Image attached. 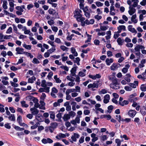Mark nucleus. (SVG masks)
Returning <instances> with one entry per match:
<instances>
[{"label": "nucleus", "instance_id": "1", "mask_svg": "<svg viewBox=\"0 0 146 146\" xmlns=\"http://www.w3.org/2000/svg\"><path fill=\"white\" fill-rule=\"evenodd\" d=\"M102 84V82L100 81H97L94 82L93 84H90L88 85V88H92V90L94 91L95 90L94 88H98Z\"/></svg>", "mask_w": 146, "mask_h": 146}, {"label": "nucleus", "instance_id": "2", "mask_svg": "<svg viewBox=\"0 0 146 146\" xmlns=\"http://www.w3.org/2000/svg\"><path fill=\"white\" fill-rule=\"evenodd\" d=\"M74 17L76 19V20L78 22H80V20L84 19V17H82V15L77 10H75L74 12Z\"/></svg>", "mask_w": 146, "mask_h": 146}, {"label": "nucleus", "instance_id": "3", "mask_svg": "<svg viewBox=\"0 0 146 146\" xmlns=\"http://www.w3.org/2000/svg\"><path fill=\"white\" fill-rule=\"evenodd\" d=\"M75 91L80 93V87L79 86H77L75 87V89H68L66 90V94H69L70 93H72Z\"/></svg>", "mask_w": 146, "mask_h": 146}, {"label": "nucleus", "instance_id": "4", "mask_svg": "<svg viewBox=\"0 0 146 146\" xmlns=\"http://www.w3.org/2000/svg\"><path fill=\"white\" fill-rule=\"evenodd\" d=\"M53 85V84L52 82H46V81L45 80H42L41 81V86L44 88L49 87H47V86H51Z\"/></svg>", "mask_w": 146, "mask_h": 146}, {"label": "nucleus", "instance_id": "5", "mask_svg": "<svg viewBox=\"0 0 146 146\" xmlns=\"http://www.w3.org/2000/svg\"><path fill=\"white\" fill-rule=\"evenodd\" d=\"M84 15L88 18L90 17V12L88 9L87 6L85 7V8L83 11Z\"/></svg>", "mask_w": 146, "mask_h": 146}, {"label": "nucleus", "instance_id": "6", "mask_svg": "<svg viewBox=\"0 0 146 146\" xmlns=\"http://www.w3.org/2000/svg\"><path fill=\"white\" fill-rule=\"evenodd\" d=\"M137 113L136 111L134 110H131L128 111L127 114L130 117L133 118Z\"/></svg>", "mask_w": 146, "mask_h": 146}, {"label": "nucleus", "instance_id": "7", "mask_svg": "<svg viewBox=\"0 0 146 146\" xmlns=\"http://www.w3.org/2000/svg\"><path fill=\"white\" fill-rule=\"evenodd\" d=\"M41 141L44 144H46L47 143H51L53 142V141L49 138L46 139L44 138Z\"/></svg>", "mask_w": 146, "mask_h": 146}, {"label": "nucleus", "instance_id": "8", "mask_svg": "<svg viewBox=\"0 0 146 146\" xmlns=\"http://www.w3.org/2000/svg\"><path fill=\"white\" fill-rule=\"evenodd\" d=\"M50 87L40 88L38 90V92H44L46 93H48L50 91Z\"/></svg>", "mask_w": 146, "mask_h": 146}, {"label": "nucleus", "instance_id": "9", "mask_svg": "<svg viewBox=\"0 0 146 146\" xmlns=\"http://www.w3.org/2000/svg\"><path fill=\"white\" fill-rule=\"evenodd\" d=\"M118 31L117 32V33H120L122 31H123L126 30V27L125 26L123 25H119L117 27Z\"/></svg>", "mask_w": 146, "mask_h": 146}, {"label": "nucleus", "instance_id": "10", "mask_svg": "<svg viewBox=\"0 0 146 146\" xmlns=\"http://www.w3.org/2000/svg\"><path fill=\"white\" fill-rule=\"evenodd\" d=\"M15 50L17 52L16 54H23L25 53L24 49L20 47L16 48Z\"/></svg>", "mask_w": 146, "mask_h": 146}, {"label": "nucleus", "instance_id": "11", "mask_svg": "<svg viewBox=\"0 0 146 146\" xmlns=\"http://www.w3.org/2000/svg\"><path fill=\"white\" fill-rule=\"evenodd\" d=\"M85 18L84 17V19L83 20H81L80 21V22H81V25L82 26L84 27L86 24V25H90L89 23V21L88 19H86L85 21Z\"/></svg>", "mask_w": 146, "mask_h": 146}, {"label": "nucleus", "instance_id": "12", "mask_svg": "<svg viewBox=\"0 0 146 146\" xmlns=\"http://www.w3.org/2000/svg\"><path fill=\"white\" fill-rule=\"evenodd\" d=\"M120 66V64L118 63H113L110 67V69L112 70L117 69Z\"/></svg>", "mask_w": 146, "mask_h": 146}, {"label": "nucleus", "instance_id": "13", "mask_svg": "<svg viewBox=\"0 0 146 146\" xmlns=\"http://www.w3.org/2000/svg\"><path fill=\"white\" fill-rule=\"evenodd\" d=\"M88 77L89 78H92L93 80H95L97 78H100L101 77V76L99 74H97L95 75L89 74L88 75Z\"/></svg>", "mask_w": 146, "mask_h": 146}, {"label": "nucleus", "instance_id": "14", "mask_svg": "<svg viewBox=\"0 0 146 146\" xmlns=\"http://www.w3.org/2000/svg\"><path fill=\"white\" fill-rule=\"evenodd\" d=\"M32 114L33 115H36L39 113V110L35 108H33L30 110Z\"/></svg>", "mask_w": 146, "mask_h": 146}, {"label": "nucleus", "instance_id": "15", "mask_svg": "<svg viewBox=\"0 0 146 146\" xmlns=\"http://www.w3.org/2000/svg\"><path fill=\"white\" fill-rule=\"evenodd\" d=\"M138 84V82L137 81H134L133 83H129L128 84V85L130 87L133 88H135L137 86Z\"/></svg>", "mask_w": 146, "mask_h": 146}, {"label": "nucleus", "instance_id": "16", "mask_svg": "<svg viewBox=\"0 0 146 146\" xmlns=\"http://www.w3.org/2000/svg\"><path fill=\"white\" fill-rule=\"evenodd\" d=\"M104 103L105 104H107L109 102L110 99V96L109 94H106L104 97Z\"/></svg>", "mask_w": 146, "mask_h": 146}, {"label": "nucleus", "instance_id": "17", "mask_svg": "<svg viewBox=\"0 0 146 146\" xmlns=\"http://www.w3.org/2000/svg\"><path fill=\"white\" fill-rule=\"evenodd\" d=\"M129 9L128 12L130 15H132L135 13L136 12V9L131 6L129 7Z\"/></svg>", "mask_w": 146, "mask_h": 146}, {"label": "nucleus", "instance_id": "18", "mask_svg": "<svg viewBox=\"0 0 146 146\" xmlns=\"http://www.w3.org/2000/svg\"><path fill=\"white\" fill-rule=\"evenodd\" d=\"M95 31L98 32L97 35L98 36H104L106 35V32L104 31H101L99 29H95Z\"/></svg>", "mask_w": 146, "mask_h": 146}, {"label": "nucleus", "instance_id": "19", "mask_svg": "<svg viewBox=\"0 0 146 146\" xmlns=\"http://www.w3.org/2000/svg\"><path fill=\"white\" fill-rule=\"evenodd\" d=\"M17 121L19 124L21 126H23L25 125L27 126V125L25 124L24 123H23L21 122L22 121V118L21 115H20L18 117Z\"/></svg>", "mask_w": 146, "mask_h": 146}, {"label": "nucleus", "instance_id": "20", "mask_svg": "<svg viewBox=\"0 0 146 146\" xmlns=\"http://www.w3.org/2000/svg\"><path fill=\"white\" fill-rule=\"evenodd\" d=\"M145 49V47L142 45H137L134 48L135 50V51H140V50L141 49Z\"/></svg>", "mask_w": 146, "mask_h": 146}, {"label": "nucleus", "instance_id": "21", "mask_svg": "<svg viewBox=\"0 0 146 146\" xmlns=\"http://www.w3.org/2000/svg\"><path fill=\"white\" fill-rule=\"evenodd\" d=\"M48 11L49 14L50 15L54 14V15H55L56 16L57 15V16L55 18H59L58 17V13L56 12L55 10H54L52 9H50L48 10Z\"/></svg>", "mask_w": 146, "mask_h": 146}, {"label": "nucleus", "instance_id": "22", "mask_svg": "<svg viewBox=\"0 0 146 146\" xmlns=\"http://www.w3.org/2000/svg\"><path fill=\"white\" fill-rule=\"evenodd\" d=\"M136 18L137 15L136 14L133 15L131 17V22L134 24H136L138 20L136 19Z\"/></svg>", "mask_w": 146, "mask_h": 146}, {"label": "nucleus", "instance_id": "23", "mask_svg": "<svg viewBox=\"0 0 146 146\" xmlns=\"http://www.w3.org/2000/svg\"><path fill=\"white\" fill-rule=\"evenodd\" d=\"M128 29L129 31L132 33H137V31L134 28H133V26L132 25H129L128 27Z\"/></svg>", "mask_w": 146, "mask_h": 146}, {"label": "nucleus", "instance_id": "24", "mask_svg": "<svg viewBox=\"0 0 146 146\" xmlns=\"http://www.w3.org/2000/svg\"><path fill=\"white\" fill-rule=\"evenodd\" d=\"M66 136L65 134L63 133H60L56 136V138L57 139L60 140L62 138H64L66 137Z\"/></svg>", "mask_w": 146, "mask_h": 146}, {"label": "nucleus", "instance_id": "25", "mask_svg": "<svg viewBox=\"0 0 146 146\" xmlns=\"http://www.w3.org/2000/svg\"><path fill=\"white\" fill-rule=\"evenodd\" d=\"M113 11H115V10L114 9V7L113 5H111L110 9V14L111 15L114 16L115 15V13L113 12Z\"/></svg>", "mask_w": 146, "mask_h": 146}, {"label": "nucleus", "instance_id": "26", "mask_svg": "<svg viewBox=\"0 0 146 146\" xmlns=\"http://www.w3.org/2000/svg\"><path fill=\"white\" fill-rule=\"evenodd\" d=\"M140 111L143 115H144L146 114V105L145 106H143L142 108Z\"/></svg>", "mask_w": 146, "mask_h": 146}, {"label": "nucleus", "instance_id": "27", "mask_svg": "<svg viewBox=\"0 0 146 146\" xmlns=\"http://www.w3.org/2000/svg\"><path fill=\"white\" fill-rule=\"evenodd\" d=\"M38 100L36 98H34L33 101L35 103L34 106L36 108H37L39 107L40 104L38 103Z\"/></svg>", "mask_w": 146, "mask_h": 146}, {"label": "nucleus", "instance_id": "28", "mask_svg": "<svg viewBox=\"0 0 146 146\" xmlns=\"http://www.w3.org/2000/svg\"><path fill=\"white\" fill-rule=\"evenodd\" d=\"M70 118V115L69 114H65L64 115L63 119L65 121H66L69 119Z\"/></svg>", "mask_w": 146, "mask_h": 146}, {"label": "nucleus", "instance_id": "29", "mask_svg": "<svg viewBox=\"0 0 146 146\" xmlns=\"http://www.w3.org/2000/svg\"><path fill=\"white\" fill-rule=\"evenodd\" d=\"M113 60L112 58H107L106 60V62L107 65L109 66L113 62Z\"/></svg>", "mask_w": 146, "mask_h": 146}, {"label": "nucleus", "instance_id": "30", "mask_svg": "<svg viewBox=\"0 0 146 146\" xmlns=\"http://www.w3.org/2000/svg\"><path fill=\"white\" fill-rule=\"evenodd\" d=\"M128 104L129 101L128 100H124L121 102H120L119 104L122 106H123L128 105Z\"/></svg>", "mask_w": 146, "mask_h": 146}, {"label": "nucleus", "instance_id": "31", "mask_svg": "<svg viewBox=\"0 0 146 146\" xmlns=\"http://www.w3.org/2000/svg\"><path fill=\"white\" fill-rule=\"evenodd\" d=\"M36 78L34 76H33L31 78L28 79V83H34V81H35Z\"/></svg>", "mask_w": 146, "mask_h": 146}, {"label": "nucleus", "instance_id": "32", "mask_svg": "<svg viewBox=\"0 0 146 146\" xmlns=\"http://www.w3.org/2000/svg\"><path fill=\"white\" fill-rule=\"evenodd\" d=\"M110 86L111 88L115 90L118 89L119 88L118 84H117V85L114 84H110Z\"/></svg>", "mask_w": 146, "mask_h": 146}, {"label": "nucleus", "instance_id": "33", "mask_svg": "<svg viewBox=\"0 0 146 146\" xmlns=\"http://www.w3.org/2000/svg\"><path fill=\"white\" fill-rule=\"evenodd\" d=\"M71 52L74 56H78V53L76 51V49L74 47H72L71 48Z\"/></svg>", "mask_w": 146, "mask_h": 146}, {"label": "nucleus", "instance_id": "34", "mask_svg": "<svg viewBox=\"0 0 146 146\" xmlns=\"http://www.w3.org/2000/svg\"><path fill=\"white\" fill-rule=\"evenodd\" d=\"M21 104L22 107L27 108L29 107V105L26 103V102L25 101H21Z\"/></svg>", "mask_w": 146, "mask_h": 146}, {"label": "nucleus", "instance_id": "35", "mask_svg": "<svg viewBox=\"0 0 146 146\" xmlns=\"http://www.w3.org/2000/svg\"><path fill=\"white\" fill-rule=\"evenodd\" d=\"M54 78L56 83H59L61 82V80L59 78H58V76L57 75H55L54 77Z\"/></svg>", "mask_w": 146, "mask_h": 146}, {"label": "nucleus", "instance_id": "36", "mask_svg": "<svg viewBox=\"0 0 146 146\" xmlns=\"http://www.w3.org/2000/svg\"><path fill=\"white\" fill-rule=\"evenodd\" d=\"M108 27L107 26H101L100 27V29L102 31H105L108 29Z\"/></svg>", "mask_w": 146, "mask_h": 146}, {"label": "nucleus", "instance_id": "37", "mask_svg": "<svg viewBox=\"0 0 146 146\" xmlns=\"http://www.w3.org/2000/svg\"><path fill=\"white\" fill-rule=\"evenodd\" d=\"M7 1L6 0H5L3 1V4L2 5V7L5 9H7Z\"/></svg>", "mask_w": 146, "mask_h": 146}, {"label": "nucleus", "instance_id": "38", "mask_svg": "<svg viewBox=\"0 0 146 146\" xmlns=\"http://www.w3.org/2000/svg\"><path fill=\"white\" fill-rule=\"evenodd\" d=\"M9 119L13 121H15V118L14 114H11L8 117Z\"/></svg>", "mask_w": 146, "mask_h": 146}, {"label": "nucleus", "instance_id": "39", "mask_svg": "<svg viewBox=\"0 0 146 146\" xmlns=\"http://www.w3.org/2000/svg\"><path fill=\"white\" fill-rule=\"evenodd\" d=\"M117 42L118 45H121L123 44V39H122L120 38H118L117 40Z\"/></svg>", "mask_w": 146, "mask_h": 146}, {"label": "nucleus", "instance_id": "40", "mask_svg": "<svg viewBox=\"0 0 146 146\" xmlns=\"http://www.w3.org/2000/svg\"><path fill=\"white\" fill-rule=\"evenodd\" d=\"M23 47L28 50H31V46L30 45H27L24 43L23 44Z\"/></svg>", "mask_w": 146, "mask_h": 146}, {"label": "nucleus", "instance_id": "41", "mask_svg": "<svg viewBox=\"0 0 146 146\" xmlns=\"http://www.w3.org/2000/svg\"><path fill=\"white\" fill-rule=\"evenodd\" d=\"M131 2H133V3L132 5V6L134 7H135L137 5L139 1L138 0H131Z\"/></svg>", "mask_w": 146, "mask_h": 146}, {"label": "nucleus", "instance_id": "42", "mask_svg": "<svg viewBox=\"0 0 146 146\" xmlns=\"http://www.w3.org/2000/svg\"><path fill=\"white\" fill-rule=\"evenodd\" d=\"M50 117L51 119H54L55 117V114L54 112L51 111L49 112Z\"/></svg>", "mask_w": 146, "mask_h": 146}, {"label": "nucleus", "instance_id": "43", "mask_svg": "<svg viewBox=\"0 0 146 146\" xmlns=\"http://www.w3.org/2000/svg\"><path fill=\"white\" fill-rule=\"evenodd\" d=\"M116 78L115 76L113 74L109 76V79L112 82Z\"/></svg>", "mask_w": 146, "mask_h": 146}, {"label": "nucleus", "instance_id": "44", "mask_svg": "<svg viewBox=\"0 0 146 146\" xmlns=\"http://www.w3.org/2000/svg\"><path fill=\"white\" fill-rule=\"evenodd\" d=\"M144 75V73H142V75H139L137 76V77L138 78H142L143 79V80H144L146 79L145 76Z\"/></svg>", "mask_w": 146, "mask_h": 146}, {"label": "nucleus", "instance_id": "45", "mask_svg": "<svg viewBox=\"0 0 146 146\" xmlns=\"http://www.w3.org/2000/svg\"><path fill=\"white\" fill-rule=\"evenodd\" d=\"M140 89L142 91L145 92L146 91V85L145 84L141 85L140 87Z\"/></svg>", "mask_w": 146, "mask_h": 146}, {"label": "nucleus", "instance_id": "46", "mask_svg": "<svg viewBox=\"0 0 146 146\" xmlns=\"http://www.w3.org/2000/svg\"><path fill=\"white\" fill-rule=\"evenodd\" d=\"M115 142L117 143V146H120L121 141L119 139H115Z\"/></svg>", "mask_w": 146, "mask_h": 146}, {"label": "nucleus", "instance_id": "47", "mask_svg": "<svg viewBox=\"0 0 146 146\" xmlns=\"http://www.w3.org/2000/svg\"><path fill=\"white\" fill-rule=\"evenodd\" d=\"M56 50L55 47H52L50 49L48 50L47 51L49 52L50 54H51L52 52H54Z\"/></svg>", "mask_w": 146, "mask_h": 146}, {"label": "nucleus", "instance_id": "48", "mask_svg": "<svg viewBox=\"0 0 146 146\" xmlns=\"http://www.w3.org/2000/svg\"><path fill=\"white\" fill-rule=\"evenodd\" d=\"M39 125H40L39 123L38 122H37L35 125L31 126V129H35L37 128Z\"/></svg>", "mask_w": 146, "mask_h": 146}, {"label": "nucleus", "instance_id": "49", "mask_svg": "<svg viewBox=\"0 0 146 146\" xmlns=\"http://www.w3.org/2000/svg\"><path fill=\"white\" fill-rule=\"evenodd\" d=\"M107 92V90L105 89H102L99 92V94L100 95L102 94H105Z\"/></svg>", "mask_w": 146, "mask_h": 146}, {"label": "nucleus", "instance_id": "50", "mask_svg": "<svg viewBox=\"0 0 146 146\" xmlns=\"http://www.w3.org/2000/svg\"><path fill=\"white\" fill-rule=\"evenodd\" d=\"M32 62L35 64H38L40 63L39 61L36 58H35L33 59Z\"/></svg>", "mask_w": 146, "mask_h": 146}, {"label": "nucleus", "instance_id": "51", "mask_svg": "<svg viewBox=\"0 0 146 146\" xmlns=\"http://www.w3.org/2000/svg\"><path fill=\"white\" fill-rule=\"evenodd\" d=\"M60 48L63 51H68V48L64 46V45H61L60 46Z\"/></svg>", "mask_w": 146, "mask_h": 146}, {"label": "nucleus", "instance_id": "52", "mask_svg": "<svg viewBox=\"0 0 146 146\" xmlns=\"http://www.w3.org/2000/svg\"><path fill=\"white\" fill-rule=\"evenodd\" d=\"M115 118L119 122L122 121V120L123 118H121V117L120 115H116Z\"/></svg>", "mask_w": 146, "mask_h": 146}, {"label": "nucleus", "instance_id": "53", "mask_svg": "<svg viewBox=\"0 0 146 146\" xmlns=\"http://www.w3.org/2000/svg\"><path fill=\"white\" fill-rule=\"evenodd\" d=\"M72 78L73 77L72 76H68L66 77V78L68 80L71 82H74V81L75 78H74V79H73Z\"/></svg>", "mask_w": 146, "mask_h": 146}, {"label": "nucleus", "instance_id": "54", "mask_svg": "<svg viewBox=\"0 0 146 146\" xmlns=\"http://www.w3.org/2000/svg\"><path fill=\"white\" fill-rule=\"evenodd\" d=\"M139 13H141L140 14H142V15H145L146 14V11L145 10H139L138 11Z\"/></svg>", "mask_w": 146, "mask_h": 146}, {"label": "nucleus", "instance_id": "55", "mask_svg": "<svg viewBox=\"0 0 146 146\" xmlns=\"http://www.w3.org/2000/svg\"><path fill=\"white\" fill-rule=\"evenodd\" d=\"M12 32V28L10 27H9L8 29H7V31L6 32V33L7 34H10Z\"/></svg>", "mask_w": 146, "mask_h": 146}, {"label": "nucleus", "instance_id": "56", "mask_svg": "<svg viewBox=\"0 0 146 146\" xmlns=\"http://www.w3.org/2000/svg\"><path fill=\"white\" fill-rule=\"evenodd\" d=\"M87 36L88 37V38L87 40L85 41V42H90L91 41V35H90L88 34H87Z\"/></svg>", "mask_w": 146, "mask_h": 146}, {"label": "nucleus", "instance_id": "57", "mask_svg": "<svg viewBox=\"0 0 146 146\" xmlns=\"http://www.w3.org/2000/svg\"><path fill=\"white\" fill-rule=\"evenodd\" d=\"M69 114L70 117H74L76 113L74 111H71L69 112Z\"/></svg>", "mask_w": 146, "mask_h": 146}, {"label": "nucleus", "instance_id": "58", "mask_svg": "<svg viewBox=\"0 0 146 146\" xmlns=\"http://www.w3.org/2000/svg\"><path fill=\"white\" fill-rule=\"evenodd\" d=\"M77 92L75 91L72 93L71 94V96L72 97L74 98L77 96L78 95V93H77Z\"/></svg>", "mask_w": 146, "mask_h": 146}, {"label": "nucleus", "instance_id": "59", "mask_svg": "<svg viewBox=\"0 0 146 146\" xmlns=\"http://www.w3.org/2000/svg\"><path fill=\"white\" fill-rule=\"evenodd\" d=\"M78 75L79 76L83 77L85 76L86 74L84 72L82 71H80L78 73Z\"/></svg>", "mask_w": 146, "mask_h": 146}, {"label": "nucleus", "instance_id": "60", "mask_svg": "<svg viewBox=\"0 0 146 146\" xmlns=\"http://www.w3.org/2000/svg\"><path fill=\"white\" fill-rule=\"evenodd\" d=\"M124 89L127 91H130L132 90V88L128 86H125L124 88Z\"/></svg>", "mask_w": 146, "mask_h": 146}, {"label": "nucleus", "instance_id": "61", "mask_svg": "<svg viewBox=\"0 0 146 146\" xmlns=\"http://www.w3.org/2000/svg\"><path fill=\"white\" fill-rule=\"evenodd\" d=\"M120 137L121 138H124L125 140H127L129 139V138L127 137L126 135H121L120 136Z\"/></svg>", "mask_w": 146, "mask_h": 146}, {"label": "nucleus", "instance_id": "62", "mask_svg": "<svg viewBox=\"0 0 146 146\" xmlns=\"http://www.w3.org/2000/svg\"><path fill=\"white\" fill-rule=\"evenodd\" d=\"M76 79H75V81L78 83V84H79V83L80 82V76H78V75H76Z\"/></svg>", "mask_w": 146, "mask_h": 146}, {"label": "nucleus", "instance_id": "63", "mask_svg": "<svg viewBox=\"0 0 146 146\" xmlns=\"http://www.w3.org/2000/svg\"><path fill=\"white\" fill-rule=\"evenodd\" d=\"M60 67L62 69H64L66 71H68L69 70L68 67L66 66H61Z\"/></svg>", "mask_w": 146, "mask_h": 146}, {"label": "nucleus", "instance_id": "64", "mask_svg": "<svg viewBox=\"0 0 146 146\" xmlns=\"http://www.w3.org/2000/svg\"><path fill=\"white\" fill-rule=\"evenodd\" d=\"M53 146H64L58 142H56L54 144Z\"/></svg>", "mask_w": 146, "mask_h": 146}]
</instances>
